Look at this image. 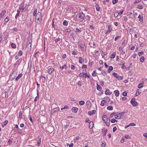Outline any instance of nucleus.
<instances>
[{
	"label": "nucleus",
	"mask_w": 147,
	"mask_h": 147,
	"mask_svg": "<svg viewBox=\"0 0 147 147\" xmlns=\"http://www.w3.org/2000/svg\"><path fill=\"white\" fill-rule=\"evenodd\" d=\"M72 110L73 112L76 113L78 111V108L76 107H73L72 108Z\"/></svg>",
	"instance_id": "nucleus-11"
},
{
	"label": "nucleus",
	"mask_w": 147,
	"mask_h": 147,
	"mask_svg": "<svg viewBox=\"0 0 147 147\" xmlns=\"http://www.w3.org/2000/svg\"><path fill=\"white\" fill-rule=\"evenodd\" d=\"M8 121L7 120L5 121L4 122L2 123L1 126L3 127L6 125L8 123Z\"/></svg>",
	"instance_id": "nucleus-16"
},
{
	"label": "nucleus",
	"mask_w": 147,
	"mask_h": 147,
	"mask_svg": "<svg viewBox=\"0 0 147 147\" xmlns=\"http://www.w3.org/2000/svg\"><path fill=\"white\" fill-rule=\"evenodd\" d=\"M9 20V18H8V17H6V18L4 20V21L5 22L7 23V22Z\"/></svg>",
	"instance_id": "nucleus-41"
},
{
	"label": "nucleus",
	"mask_w": 147,
	"mask_h": 147,
	"mask_svg": "<svg viewBox=\"0 0 147 147\" xmlns=\"http://www.w3.org/2000/svg\"><path fill=\"white\" fill-rule=\"evenodd\" d=\"M93 123L92 121L90 122L89 123V128L90 129H91L93 127Z\"/></svg>",
	"instance_id": "nucleus-27"
},
{
	"label": "nucleus",
	"mask_w": 147,
	"mask_h": 147,
	"mask_svg": "<svg viewBox=\"0 0 147 147\" xmlns=\"http://www.w3.org/2000/svg\"><path fill=\"white\" fill-rule=\"evenodd\" d=\"M22 111H20L19 113V117L20 118H22Z\"/></svg>",
	"instance_id": "nucleus-48"
},
{
	"label": "nucleus",
	"mask_w": 147,
	"mask_h": 147,
	"mask_svg": "<svg viewBox=\"0 0 147 147\" xmlns=\"http://www.w3.org/2000/svg\"><path fill=\"white\" fill-rule=\"evenodd\" d=\"M22 60V59L21 58L20 59L14 64V65H19L20 63Z\"/></svg>",
	"instance_id": "nucleus-15"
},
{
	"label": "nucleus",
	"mask_w": 147,
	"mask_h": 147,
	"mask_svg": "<svg viewBox=\"0 0 147 147\" xmlns=\"http://www.w3.org/2000/svg\"><path fill=\"white\" fill-rule=\"evenodd\" d=\"M144 54V52L143 51H141L139 52L138 53V55L139 56H141L142 54Z\"/></svg>",
	"instance_id": "nucleus-51"
},
{
	"label": "nucleus",
	"mask_w": 147,
	"mask_h": 147,
	"mask_svg": "<svg viewBox=\"0 0 147 147\" xmlns=\"http://www.w3.org/2000/svg\"><path fill=\"white\" fill-rule=\"evenodd\" d=\"M96 112V110H93L91 111H89L88 112V114L89 115H91L93 114H94Z\"/></svg>",
	"instance_id": "nucleus-14"
},
{
	"label": "nucleus",
	"mask_w": 147,
	"mask_h": 147,
	"mask_svg": "<svg viewBox=\"0 0 147 147\" xmlns=\"http://www.w3.org/2000/svg\"><path fill=\"white\" fill-rule=\"evenodd\" d=\"M71 69L72 70H74L75 69V67L74 65H71Z\"/></svg>",
	"instance_id": "nucleus-61"
},
{
	"label": "nucleus",
	"mask_w": 147,
	"mask_h": 147,
	"mask_svg": "<svg viewBox=\"0 0 147 147\" xmlns=\"http://www.w3.org/2000/svg\"><path fill=\"white\" fill-rule=\"evenodd\" d=\"M85 104V102L84 100H81L79 102V104L80 105H84Z\"/></svg>",
	"instance_id": "nucleus-35"
},
{
	"label": "nucleus",
	"mask_w": 147,
	"mask_h": 147,
	"mask_svg": "<svg viewBox=\"0 0 147 147\" xmlns=\"http://www.w3.org/2000/svg\"><path fill=\"white\" fill-rule=\"evenodd\" d=\"M68 22L66 20H64L63 21V24L65 26H67L68 25Z\"/></svg>",
	"instance_id": "nucleus-37"
},
{
	"label": "nucleus",
	"mask_w": 147,
	"mask_h": 147,
	"mask_svg": "<svg viewBox=\"0 0 147 147\" xmlns=\"http://www.w3.org/2000/svg\"><path fill=\"white\" fill-rule=\"evenodd\" d=\"M141 93L140 90L139 89H137L136 91L135 95L136 96H138Z\"/></svg>",
	"instance_id": "nucleus-29"
},
{
	"label": "nucleus",
	"mask_w": 147,
	"mask_h": 147,
	"mask_svg": "<svg viewBox=\"0 0 147 147\" xmlns=\"http://www.w3.org/2000/svg\"><path fill=\"white\" fill-rule=\"evenodd\" d=\"M11 47L15 49L16 48V45L13 43H12L11 45Z\"/></svg>",
	"instance_id": "nucleus-43"
},
{
	"label": "nucleus",
	"mask_w": 147,
	"mask_h": 147,
	"mask_svg": "<svg viewBox=\"0 0 147 147\" xmlns=\"http://www.w3.org/2000/svg\"><path fill=\"white\" fill-rule=\"evenodd\" d=\"M76 32L80 33L81 32V31L79 28H77L76 29Z\"/></svg>",
	"instance_id": "nucleus-57"
},
{
	"label": "nucleus",
	"mask_w": 147,
	"mask_h": 147,
	"mask_svg": "<svg viewBox=\"0 0 147 147\" xmlns=\"http://www.w3.org/2000/svg\"><path fill=\"white\" fill-rule=\"evenodd\" d=\"M105 94L106 95H111L112 93L110 92V90L109 89H107L105 92Z\"/></svg>",
	"instance_id": "nucleus-20"
},
{
	"label": "nucleus",
	"mask_w": 147,
	"mask_h": 147,
	"mask_svg": "<svg viewBox=\"0 0 147 147\" xmlns=\"http://www.w3.org/2000/svg\"><path fill=\"white\" fill-rule=\"evenodd\" d=\"M138 18L139 19V21L140 22H142L143 21V15H140L138 17Z\"/></svg>",
	"instance_id": "nucleus-12"
},
{
	"label": "nucleus",
	"mask_w": 147,
	"mask_h": 147,
	"mask_svg": "<svg viewBox=\"0 0 147 147\" xmlns=\"http://www.w3.org/2000/svg\"><path fill=\"white\" fill-rule=\"evenodd\" d=\"M122 100L123 101L124 100H127V98L126 97H123L122 98Z\"/></svg>",
	"instance_id": "nucleus-62"
},
{
	"label": "nucleus",
	"mask_w": 147,
	"mask_h": 147,
	"mask_svg": "<svg viewBox=\"0 0 147 147\" xmlns=\"http://www.w3.org/2000/svg\"><path fill=\"white\" fill-rule=\"evenodd\" d=\"M37 9H36L34 11V12H33V16H36V12H37Z\"/></svg>",
	"instance_id": "nucleus-55"
},
{
	"label": "nucleus",
	"mask_w": 147,
	"mask_h": 147,
	"mask_svg": "<svg viewBox=\"0 0 147 147\" xmlns=\"http://www.w3.org/2000/svg\"><path fill=\"white\" fill-rule=\"evenodd\" d=\"M22 76V74H19L16 78L15 80L16 81L18 80Z\"/></svg>",
	"instance_id": "nucleus-23"
},
{
	"label": "nucleus",
	"mask_w": 147,
	"mask_h": 147,
	"mask_svg": "<svg viewBox=\"0 0 147 147\" xmlns=\"http://www.w3.org/2000/svg\"><path fill=\"white\" fill-rule=\"evenodd\" d=\"M60 38H56L55 40V42H57L59 41H60Z\"/></svg>",
	"instance_id": "nucleus-64"
},
{
	"label": "nucleus",
	"mask_w": 147,
	"mask_h": 147,
	"mask_svg": "<svg viewBox=\"0 0 147 147\" xmlns=\"http://www.w3.org/2000/svg\"><path fill=\"white\" fill-rule=\"evenodd\" d=\"M78 48L82 52H84L86 50V46L84 44L78 45Z\"/></svg>",
	"instance_id": "nucleus-2"
},
{
	"label": "nucleus",
	"mask_w": 147,
	"mask_h": 147,
	"mask_svg": "<svg viewBox=\"0 0 147 147\" xmlns=\"http://www.w3.org/2000/svg\"><path fill=\"white\" fill-rule=\"evenodd\" d=\"M29 120L32 123H33V120H32V119L31 116L30 115H29Z\"/></svg>",
	"instance_id": "nucleus-53"
},
{
	"label": "nucleus",
	"mask_w": 147,
	"mask_h": 147,
	"mask_svg": "<svg viewBox=\"0 0 147 147\" xmlns=\"http://www.w3.org/2000/svg\"><path fill=\"white\" fill-rule=\"evenodd\" d=\"M46 80L45 77L44 76L41 75L40 76V80L42 82H45Z\"/></svg>",
	"instance_id": "nucleus-13"
},
{
	"label": "nucleus",
	"mask_w": 147,
	"mask_h": 147,
	"mask_svg": "<svg viewBox=\"0 0 147 147\" xmlns=\"http://www.w3.org/2000/svg\"><path fill=\"white\" fill-rule=\"evenodd\" d=\"M79 62L80 63L82 64L83 63H84V59L82 57H79ZM87 62H85V63H86Z\"/></svg>",
	"instance_id": "nucleus-10"
},
{
	"label": "nucleus",
	"mask_w": 147,
	"mask_h": 147,
	"mask_svg": "<svg viewBox=\"0 0 147 147\" xmlns=\"http://www.w3.org/2000/svg\"><path fill=\"white\" fill-rule=\"evenodd\" d=\"M59 68L62 70H63L64 68H65V69H66L67 68V65L66 64H64L63 66L62 67H60Z\"/></svg>",
	"instance_id": "nucleus-25"
},
{
	"label": "nucleus",
	"mask_w": 147,
	"mask_h": 147,
	"mask_svg": "<svg viewBox=\"0 0 147 147\" xmlns=\"http://www.w3.org/2000/svg\"><path fill=\"white\" fill-rule=\"evenodd\" d=\"M32 42V39L31 38L29 39L28 40L26 45L27 47L29 48V47H31Z\"/></svg>",
	"instance_id": "nucleus-8"
},
{
	"label": "nucleus",
	"mask_w": 147,
	"mask_h": 147,
	"mask_svg": "<svg viewBox=\"0 0 147 147\" xmlns=\"http://www.w3.org/2000/svg\"><path fill=\"white\" fill-rule=\"evenodd\" d=\"M101 73L103 76H105L107 74L106 72L105 71H104L103 70H102L101 71Z\"/></svg>",
	"instance_id": "nucleus-44"
},
{
	"label": "nucleus",
	"mask_w": 147,
	"mask_h": 147,
	"mask_svg": "<svg viewBox=\"0 0 147 147\" xmlns=\"http://www.w3.org/2000/svg\"><path fill=\"white\" fill-rule=\"evenodd\" d=\"M113 69V67L111 66H110L109 67L108 69V73H110V72Z\"/></svg>",
	"instance_id": "nucleus-24"
},
{
	"label": "nucleus",
	"mask_w": 147,
	"mask_h": 147,
	"mask_svg": "<svg viewBox=\"0 0 147 147\" xmlns=\"http://www.w3.org/2000/svg\"><path fill=\"white\" fill-rule=\"evenodd\" d=\"M137 8L139 9H142L143 8V7L142 5H138Z\"/></svg>",
	"instance_id": "nucleus-38"
},
{
	"label": "nucleus",
	"mask_w": 147,
	"mask_h": 147,
	"mask_svg": "<svg viewBox=\"0 0 147 147\" xmlns=\"http://www.w3.org/2000/svg\"><path fill=\"white\" fill-rule=\"evenodd\" d=\"M118 1V0H113L112 1V3L113 4H114L117 3Z\"/></svg>",
	"instance_id": "nucleus-58"
},
{
	"label": "nucleus",
	"mask_w": 147,
	"mask_h": 147,
	"mask_svg": "<svg viewBox=\"0 0 147 147\" xmlns=\"http://www.w3.org/2000/svg\"><path fill=\"white\" fill-rule=\"evenodd\" d=\"M91 18V17L88 16V15H86V19L88 21H90V19Z\"/></svg>",
	"instance_id": "nucleus-42"
},
{
	"label": "nucleus",
	"mask_w": 147,
	"mask_h": 147,
	"mask_svg": "<svg viewBox=\"0 0 147 147\" xmlns=\"http://www.w3.org/2000/svg\"><path fill=\"white\" fill-rule=\"evenodd\" d=\"M115 117V119H119L121 118V115L120 114H117L116 115L115 114L114 115Z\"/></svg>",
	"instance_id": "nucleus-17"
},
{
	"label": "nucleus",
	"mask_w": 147,
	"mask_h": 147,
	"mask_svg": "<svg viewBox=\"0 0 147 147\" xmlns=\"http://www.w3.org/2000/svg\"><path fill=\"white\" fill-rule=\"evenodd\" d=\"M96 10L97 11H99L100 10V7H99L98 6H97V7H96Z\"/></svg>",
	"instance_id": "nucleus-63"
},
{
	"label": "nucleus",
	"mask_w": 147,
	"mask_h": 147,
	"mask_svg": "<svg viewBox=\"0 0 147 147\" xmlns=\"http://www.w3.org/2000/svg\"><path fill=\"white\" fill-rule=\"evenodd\" d=\"M107 131V129H104L102 130V133L103 134V135L105 136L106 134V133Z\"/></svg>",
	"instance_id": "nucleus-45"
},
{
	"label": "nucleus",
	"mask_w": 147,
	"mask_h": 147,
	"mask_svg": "<svg viewBox=\"0 0 147 147\" xmlns=\"http://www.w3.org/2000/svg\"><path fill=\"white\" fill-rule=\"evenodd\" d=\"M22 52L21 50H20L19 51L18 53V55L20 56H21L22 55Z\"/></svg>",
	"instance_id": "nucleus-33"
},
{
	"label": "nucleus",
	"mask_w": 147,
	"mask_h": 147,
	"mask_svg": "<svg viewBox=\"0 0 147 147\" xmlns=\"http://www.w3.org/2000/svg\"><path fill=\"white\" fill-rule=\"evenodd\" d=\"M119 14L117 12L115 13L114 14V16L115 17L117 18V17Z\"/></svg>",
	"instance_id": "nucleus-56"
},
{
	"label": "nucleus",
	"mask_w": 147,
	"mask_h": 147,
	"mask_svg": "<svg viewBox=\"0 0 147 147\" xmlns=\"http://www.w3.org/2000/svg\"><path fill=\"white\" fill-rule=\"evenodd\" d=\"M102 87L100 85H98V84H97V89L99 91H100L102 89Z\"/></svg>",
	"instance_id": "nucleus-31"
},
{
	"label": "nucleus",
	"mask_w": 147,
	"mask_h": 147,
	"mask_svg": "<svg viewBox=\"0 0 147 147\" xmlns=\"http://www.w3.org/2000/svg\"><path fill=\"white\" fill-rule=\"evenodd\" d=\"M42 15L41 13L38 12L36 15L35 20L37 23L40 24L42 22Z\"/></svg>",
	"instance_id": "nucleus-1"
},
{
	"label": "nucleus",
	"mask_w": 147,
	"mask_h": 147,
	"mask_svg": "<svg viewBox=\"0 0 147 147\" xmlns=\"http://www.w3.org/2000/svg\"><path fill=\"white\" fill-rule=\"evenodd\" d=\"M84 78H90V76L88 75L86 73H84Z\"/></svg>",
	"instance_id": "nucleus-32"
},
{
	"label": "nucleus",
	"mask_w": 147,
	"mask_h": 147,
	"mask_svg": "<svg viewBox=\"0 0 147 147\" xmlns=\"http://www.w3.org/2000/svg\"><path fill=\"white\" fill-rule=\"evenodd\" d=\"M129 126H134L136 125V124L134 123H130L129 124Z\"/></svg>",
	"instance_id": "nucleus-60"
},
{
	"label": "nucleus",
	"mask_w": 147,
	"mask_h": 147,
	"mask_svg": "<svg viewBox=\"0 0 147 147\" xmlns=\"http://www.w3.org/2000/svg\"><path fill=\"white\" fill-rule=\"evenodd\" d=\"M84 73H80L79 74V76L80 77H82V78H84Z\"/></svg>",
	"instance_id": "nucleus-47"
},
{
	"label": "nucleus",
	"mask_w": 147,
	"mask_h": 147,
	"mask_svg": "<svg viewBox=\"0 0 147 147\" xmlns=\"http://www.w3.org/2000/svg\"><path fill=\"white\" fill-rule=\"evenodd\" d=\"M123 95L125 96H127V93L125 92H124L122 93Z\"/></svg>",
	"instance_id": "nucleus-59"
},
{
	"label": "nucleus",
	"mask_w": 147,
	"mask_h": 147,
	"mask_svg": "<svg viewBox=\"0 0 147 147\" xmlns=\"http://www.w3.org/2000/svg\"><path fill=\"white\" fill-rule=\"evenodd\" d=\"M96 71L95 70L92 73V75L93 76H96V74L95 73Z\"/></svg>",
	"instance_id": "nucleus-50"
},
{
	"label": "nucleus",
	"mask_w": 147,
	"mask_h": 147,
	"mask_svg": "<svg viewBox=\"0 0 147 147\" xmlns=\"http://www.w3.org/2000/svg\"><path fill=\"white\" fill-rule=\"evenodd\" d=\"M130 102L132 106L134 107L138 105V103L135 102V98H133L131 99Z\"/></svg>",
	"instance_id": "nucleus-5"
},
{
	"label": "nucleus",
	"mask_w": 147,
	"mask_h": 147,
	"mask_svg": "<svg viewBox=\"0 0 147 147\" xmlns=\"http://www.w3.org/2000/svg\"><path fill=\"white\" fill-rule=\"evenodd\" d=\"M6 11L5 10L2 11L0 14V17L1 18H2L3 16L5 14V13Z\"/></svg>",
	"instance_id": "nucleus-18"
},
{
	"label": "nucleus",
	"mask_w": 147,
	"mask_h": 147,
	"mask_svg": "<svg viewBox=\"0 0 147 147\" xmlns=\"http://www.w3.org/2000/svg\"><path fill=\"white\" fill-rule=\"evenodd\" d=\"M105 100H102L100 103V105L102 106H103L105 105Z\"/></svg>",
	"instance_id": "nucleus-36"
},
{
	"label": "nucleus",
	"mask_w": 147,
	"mask_h": 147,
	"mask_svg": "<svg viewBox=\"0 0 147 147\" xmlns=\"http://www.w3.org/2000/svg\"><path fill=\"white\" fill-rule=\"evenodd\" d=\"M112 75L116 78L117 79L119 80H123V77L122 76H121L119 75L117 73H116L115 72L113 73Z\"/></svg>",
	"instance_id": "nucleus-3"
},
{
	"label": "nucleus",
	"mask_w": 147,
	"mask_h": 147,
	"mask_svg": "<svg viewBox=\"0 0 147 147\" xmlns=\"http://www.w3.org/2000/svg\"><path fill=\"white\" fill-rule=\"evenodd\" d=\"M38 90H37V96L35 97L34 101L35 102H36L37 100V98H38L39 95H38Z\"/></svg>",
	"instance_id": "nucleus-30"
},
{
	"label": "nucleus",
	"mask_w": 147,
	"mask_h": 147,
	"mask_svg": "<svg viewBox=\"0 0 147 147\" xmlns=\"http://www.w3.org/2000/svg\"><path fill=\"white\" fill-rule=\"evenodd\" d=\"M111 122L112 123H115V122H117V121L114 119H112L111 120Z\"/></svg>",
	"instance_id": "nucleus-39"
},
{
	"label": "nucleus",
	"mask_w": 147,
	"mask_h": 147,
	"mask_svg": "<svg viewBox=\"0 0 147 147\" xmlns=\"http://www.w3.org/2000/svg\"><path fill=\"white\" fill-rule=\"evenodd\" d=\"M79 18H80L81 20H84L85 17V15L82 12L78 14Z\"/></svg>",
	"instance_id": "nucleus-7"
},
{
	"label": "nucleus",
	"mask_w": 147,
	"mask_h": 147,
	"mask_svg": "<svg viewBox=\"0 0 147 147\" xmlns=\"http://www.w3.org/2000/svg\"><path fill=\"white\" fill-rule=\"evenodd\" d=\"M144 60V56H142L140 58V61L143 62Z\"/></svg>",
	"instance_id": "nucleus-49"
},
{
	"label": "nucleus",
	"mask_w": 147,
	"mask_h": 147,
	"mask_svg": "<svg viewBox=\"0 0 147 147\" xmlns=\"http://www.w3.org/2000/svg\"><path fill=\"white\" fill-rule=\"evenodd\" d=\"M54 71L56 72V71L54 68L49 67L48 68V73L49 74H51Z\"/></svg>",
	"instance_id": "nucleus-6"
},
{
	"label": "nucleus",
	"mask_w": 147,
	"mask_h": 147,
	"mask_svg": "<svg viewBox=\"0 0 147 147\" xmlns=\"http://www.w3.org/2000/svg\"><path fill=\"white\" fill-rule=\"evenodd\" d=\"M115 55L116 53L114 52L112 53L110 57L111 59H113L115 57Z\"/></svg>",
	"instance_id": "nucleus-26"
},
{
	"label": "nucleus",
	"mask_w": 147,
	"mask_h": 147,
	"mask_svg": "<svg viewBox=\"0 0 147 147\" xmlns=\"http://www.w3.org/2000/svg\"><path fill=\"white\" fill-rule=\"evenodd\" d=\"M90 29L92 30H94V27L93 26V25H90Z\"/></svg>",
	"instance_id": "nucleus-46"
},
{
	"label": "nucleus",
	"mask_w": 147,
	"mask_h": 147,
	"mask_svg": "<svg viewBox=\"0 0 147 147\" xmlns=\"http://www.w3.org/2000/svg\"><path fill=\"white\" fill-rule=\"evenodd\" d=\"M115 113L114 112V113H112L111 114V115H110V117H111V118L113 117L114 115H115Z\"/></svg>",
	"instance_id": "nucleus-54"
},
{
	"label": "nucleus",
	"mask_w": 147,
	"mask_h": 147,
	"mask_svg": "<svg viewBox=\"0 0 147 147\" xmlns=\"http://www.w3.org/2000/svg\"><path fill=\"white\" fill-rule=\"evenodd\" d=\"M27 3L23 4L22 5L19 6V9L20 10L21 12H23L24 11L25 7L27 6Z\"/></svg>",
	"instance_id": "nucleus-4"
},
{
	"label": "nucleus",
	"mask_w": 147,
	"mask_h": 147,
	"mask_svg": "<svg viewBox=\"0 0 147 147\" xmlns=\"http://www.w3.org/2000/svg\"><path fill=\"white\" fill-rule=\"evenodd\" d=\"M109 119L107 118V116L106 115H104L102 117V119L104 121H106L107 119Z\"/></svg>",
	"instance_id": "nucleus-28"
},
{
	"label": "nucleus",
	"mask_w": 147,
	"mask_h": 147,
	"mask_svg": "<svg viewBox=\"0 0 147 147\" xmlns=\"http://www.w3.org/2000/svg\"><path fill=\"white\" fill-rule=\"evenodd\" d=\"M144 84V82H141L138 85V88H139L140 89L142 88L143 87V86L142 85Z\"/></svg>",
	"instance_id": "nucleus-21"
},
{
	"label": "nucleus",
	"mask_w": 147,
	"mask_h": 147,
	"mask_svg": "<svg viewBox=\"0 0 147 147\" xmlns=\"http://www.w3.org/2000/svg\"><path fill=\"white\" fill-rule=\"evenodd\" d=\"M72 54L74 55H76L78 54L77 52L74 50H73L72 51Z\"/></svg>",
	"instance_id": "nucleus-40"
},
{
	"label": "nucleus",
	"mask_w": 147,
	"mask_h": 147,
	"mask_svg": "<svg viewBox=\"0 0 147 147\" xmlns=\"http://www.w3.org/2000/svg\"><path fill=\"white\" fill-rule=\"evenodd\" d=\"M110 119H107L106 121H105L106 124L107 126H109L110 125Z\"/></svg>",
	"instance_id": "nucleus-22"
},
{
	"label": "nucleus",
	"mask_w": 147,
	"mask_h": 147,
	"mask_svg": "<svg viewBox=\"0 0 147 147\" xmlns=\"http://www.w3.org/2000/svg\"><path fill=\"white\" fill-rule=\"evenodd\" d=\"M114 93H115V96H118L119 95V92L118 90H115L114 91Z\"/></svg>",
	"instance_id": "nucleus-19"
},
{
	"label": "nucleus",
	"mask_w": 147,
	"mask_h": 147,
	"mask_svg": "<svg viewBox=\"0 0 147 147\" xmlns=\"http://www.w3.org/2000/svg\"><path fill=\"white\" fill-rule=\"evenodd\" d=\"M82 84V82L81 81H79L78 83V85L79 86H81Z\"/></svg>",
	"instance_id": "nucleus-52"
},
{
	"label": "nucleus",
	"mask_w": 147,
	"mask_h": 147,
	"mask_svg": "<svg viewBox=\"0 0 147 147\" xmlns=\"http://www.w3.org/2000/svg\"><path fill=\"white\" fill-rule=\"evenodd\" d=\"M107 109L109 110H112L113 109V107L112 106H109L107 107Z\"/></svg>",
	"instance_id": "nucleus-34"
},
{
	"label": "nucleus",
	"mask_w": 147,
	"mask_h": 147,
	"mask_svg": "<svg viewBox=\"0 0 147 147\" xmlns=\"http://www.w3.org/2000/svg\"><path fill=\"white\" fill-rule=\"evenodd\" d=\"M108 28L109 30H106L105 31V34H107L111 32V31L112 30V28L111 27V25H109L108 26Z\"/></svg>",
	"instance_id": "nucleus-9"
}]
</instances>
